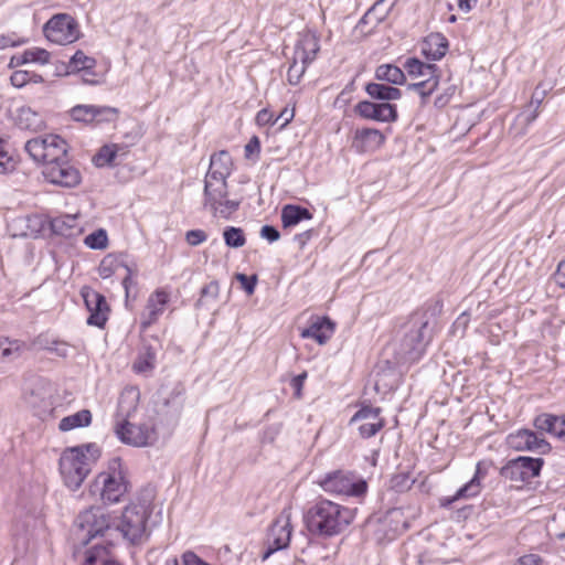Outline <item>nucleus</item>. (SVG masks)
I'll list each match as a JSON object with an SVG mask.
<instances>
[{"mask_svg": "<svg viewBox=\"0 0 565 565\" xmlns=\"http://www.w3.org/2000/svg\"><path fill=\"white\" fill-rule=\"evenodd\" d=\"M354 511L330 500H320L307 512L308 530L317 535L330 537L343 532L353 521Z\"/></svg>", "mask_w": 565, "mask_h": 565, "instance_id": "1", "label": "nucleus"}, {"mask_svg": "<svg viewBox=\"0 0 565 565\" xmlns=\"http://www.w3.org/2000/svg\"><path fill=\"white\" fill-rule=\"evenodd\" d=\"M99 455V448L95 444L66 448L58 460L63 484L72 491L78 490Z\"/></svg>", "mask_w": 565, "mask_h": 565, "instance_id": "2", "label": "nucleus"}, {"mask_svg": "<svg viewBox=\"0 0 565 565\" xmlns=\"http://www.w3.org/2000/svg\"><path fill=\"white\" fill-rule=\"evenodd\" d=\"M115 465L119 466L118 462H115ZM127 490L128 483L119 467L111 466L108 471H103L94 478L86 495L96 502L113 504L119 502Z\"/></svg>", "mask_w": 565, "mask_h": 565, "instance_id": "3", "label": "nucleus"}, {"mask_svg": "<svg viewBox=\"0 0 565 565\" xmlns=\"http://www.w3.org/2000/svg\"><path fill=\"white\" fill-rule=\"evenodd\" d=\"M319 50V38L315 32L299 33L295 44L292 62L287 72V81L290 85L300 83L307 67L316 60Z\"/></svg>", "mask_w": 565, "mask_h": 565, "instance_id": "4", "label": "nucleus"}, {"mask_svg": "<svg viewBox=\"0 0 565 565\" xmlns=\"http://www.w3.org/2000/svg\"><path fill=\"white\" fill-rule=\"evenodd\" d=\"M150 505V501L143 500L131 502L124 509L117 530L129 542L139 543L146 536Z\"/></svg>", "mask_w": 565, "mask_h": 565, "instance_id": "5", "label": "nucleus"}, {"mask_svg": "<svg viewBox=\"0 0 565 565\" xmlns=\"http://www.w3.org/2000/svg\"><path fill=\"white\" fill-rule=\"evenodd\" d=\"M226 178L215 175V172H207L204 181L205 204L213 210L215 214L222 217H228L238 207V202L226 199Z\"/></svg>", "mask_w": 565, "mask_h": 565, "instance_id": "6", "label": "nucleus"}, {"mask_svg": "<svg viewBox=\"0 0 565 565\" xmlns=\"http://www.w3.org/2000/svg\"><path fill=\"white\" fill-rule=\"evenodd\" d=\"M77 540L87 544L98 535H104L110 527L109 515L98 507H90L81 512L75 520Z\"/></svg>", "mask_w": 565, "mask_h": 565, "instance_id": "7", "label": "nucleus"}, {"mask_svg": "<svg viewBox=\"0 0 565 565\" xmlns=\"http://www.w3.org/2000/svg\"><path fill=\"white\" fill-rule=\"evenodd\" d=\"M427 321L413 319L404 338L401 340L398 355L404 362H414L420 358L429 341Z\"/></svg>", "mask_w": 565, "mask_h": 565, "instance_id": "8", "label": "nucleus"}, {"mask_svg": "<svg viewBox=\"0 0 565 565\" xmlns=\"http://www.w3.org/2000/svg\"><path fill=\"white\" fill-rule=\"evenodd\" d=\"M45 38L53 43L65 45L79 39L77 21L67 13L53 15L43 28Z\"/></svg>", "mask_w": 565, "mask_h": 565, "instance_id": "9", "label": "nucleus"}, {"mask_svg": "<svg viewBox=\"0 0 565 565\" xmlns=\"http://www.w3.org/2000/svg\"><path fill=\"white\" fill-rule=\"evenodd\" d=\"M320 484L327 492L349 497H361L367 489V484L364 480L342 471L327 476Z\"/></svg>", "mask_w": 565, "mask_h": 565, "instance_id": "10", "label": "nucleus"}, {"mask_svg": "<svg viewBox=\"0 0 565 565\" xmlns=\"http://www.w3.org/2000/svg\"><path fill=\"white\" fill-rule=\"evenodd\" d=\"M291 532V513L290 510L285 509L276 518L269 530L267 536L268 550L264 553L263 559H267L270 554L278 550L286 548L289 545Z\"/></svg>", "mask_w": 565, "mask_h": 565, "instance_id": "11", "label": "nucleus"}, {"mask_svg": "<svg viewBox=\"0 0 565 565\" xmlns=\"http://www.w3.org/2000/svg\"><path fill=\"white\" fill-rule=\"evenodd\" d=\"M381 413L380 407L363 406L352 416L350 425L356 427L362 438H371L385 425Z\"/></svg>", "mask_w": 565, "mask_h": 565, "instance_id": "12", "label": "nucleus"}, {"mask_svg": "<svg viewBox=\"0 0 565 565\" xmlns=\"http://www.w3.org/2000/svg\"><path fill=\"white\" fill-rule=\"evenodd\" d=\"M542 465L540 458L519 457L502 468V475L515 482L527 481L539 476Z\"/></svg>", "mask_w": 565, "mask_h": 565, "instance_id": "13", "label": "nucleus"}, {"mask_svg": "<svg viewBox=\"0 0 565 565\" xmlns=\"http://www.w3.org/2000/svg\"><path fill=\"white\" fill-rule=\"evenodd\" d=\"M81 295L90 313L87 319V323L103 328L108 319L109 312V307L105 297L87 286L82 288Z\"/></svg>", "mask_w": 565, "mask_h": 565, "instance_id": "14", "label": "nucleus"}, {"mask_svg": "<svg viewBox=\"0 0 565 565\" xmlns=\"http://www.w3.org/2000/svg\"><path fill=\"white\" fill-rule=\"evenodd\" d=\"M65 143H24V150L44 168L58 163L67 157Z\"/></svg>", "mask_w": 565, "mask_h": 565, "instance_id": "15", "label": "nucleus"}, {"mask_svg": "<svg viewBox=\"0 0 565 565\" xmlns=\"http://www.w3.org/2000/svg\"><path fill=\"white\" fill-rule=\"evenodd\" d=\"M116 434L122 443L135 447L147 446L153 439V429L149 425H137L129 420L117 423Z\"/></svg>", "mask_w": 565, "mask_h": 565, "instance_id": "16", "label": "nucleus"}, {"mask_svg": "<svg viewBox=\"0 0 565 565\" xmlns=\"http://www.w3.org/2000/svg\"><path fill=\"white\" fill-rule=\"evenodd\" d=\"M43 175L53 183L65 188H73L79 184L81 173L67 161V157L58 163L44 168Z\"/></svg>", "mask_w": 565, "mask_h": 565, "instance_id": "17", "label": "nucleus"}, {"mask_svg": "<svg viewBox=\"0 0 565 565\" xmlns=\"http://www.w3.org/2000/svg\"><path fill=\"white\" fill-rule=\"evenodd\" d=\"M508 445L519 451H537L545 454L550 450L548 443L530 429H520L507 438Z\"/></svg>", "mask_w": 565, "mask_h": 565, "instance_id": "18", "label": "nucleus"}, {"mask_svg": "<svg viewBox=\"0 0 565 565\" xmlns=\"http://www.w3.org/2000/svg\"><path fill=\"white\" fill-rule=\"evenodd\" d=\"M98 274L103 279L117 276L121 278V284L126 292V298L130 295V287L134 285L131 270L118 257L114 255L105 256L98 267Z\"/></svg>", "mask_w": 565, "mask_h": 565, "instance_id": "19", "label": "nucleus"}, {"mask_svg": "<svg viewBox=\"0 0 565 565\" xmlns=\"http://www.w3.org/2000/svg\"><path fill=\"white\" fill-rule=\"evenodd\" d=\"M355 113L365 119L383 122L394 121L397 119V108L395 105L390 103L362 100L355 105Z\"/></svg>", "mask_w": 565, "mask_h": 565, "instance_id": "20", "label": "nucleus"}, {"mask_svg": "<svg viewBox=\"0 0 565 565\" xmlns=\"http://www.w3.org/2000/svg\"><path fill=\"white\" fill-rule=\"evenodd\" d=\"M335 324L328 317H316L311 320L308 328L301 330L300 335L303 339H313L320 345L326 344L334 333Z\"/></svg>", "mask_w": 565, "mask_h": 565, "instance_id": "21", "label": "nucleus"}, {"mask_svg": "<svg viewBox=\"0 0 565 565\" xmlns=\"http://www.w3.org/2000/svg\"><path fill=\"white\" fill-rule=\"evenodd\" d=\"M51 390L49 383L43 380L33 381L23 393L24 402L34 409L50 406Z\"/></svg>", "mask_w": 565, "mask_h": 565, "instance_id": "22", "label": "nucleus"}, {"mask_svg": "<svg viewBox=\"0 0 565 565\" xmlns=\"http://www.w3.org/2000/svg\"><path fill=\"white\" fill-rule=\"evenodd\" d=\"M168 301L169 295L163 290H157L149 297L147 306L141 315L142 329H147L158 320V318L163 313Z\"/></svg>", "mask_w": 565, "mask_h": 565, "instance_id": "23", "label": "nucleus"}, {"mask_svg": "<svg viewBox=\"0 0 565 565\" xmlns=\"http://www.w3.org/2000/svg\"><path fill=\"white\" fill-rule=\"evenodd\" d=\"M139 398L140 393L136 387H127L121 392L118 399L116 424L129 420L134 416L139 404Z\"/></svg>", "mask_w": 565, "mask_h": 565, "instance_id": "24", "label": "nucleus"}, {"mask_svg": "<svg viewBox=\"0 0 565 565\" xmlns=\"http://www.w3.org/2000/svg\"><path fill=\"white\" fill-rule=\"evenodd\" d=\"M447 38L438 32L428 34L420 46L422 54L431 61H438L443 58L448 50Z\"/></svg>", "mask_w": 565, "mask_h": 565, "instance_id": "25", "label": "nucleus"}, {"mask_svg": "<svg viewBox=\"0 0 565 565\" xmlns=\"http://www.w3.org/2000/svg\"><path fill=\"white\" fill-rule=\"evenodd\" d=\"M126 148L119 143H104V146L93 157L92 161L95 167H113L118 160L126 154Z\"/></svg>", "mask_w": 565, "mask_h": 565, "instance_id": "26", "label": "nucleus"}, {"mask_svg": "<svg viewBox=\"0 0 565 565\" xmlns=\"http://www.w3.org/2000/svg\"><path fill=\"white\" fill-rule=\"evenodd\" d=\"M533 424L540 431L548 433L558 438L565 437V415L541 414L535 417Z\"/></svg>", "mask_w": 565, "mask_h": 565, "instance_id": "27", "label": "nucleus"}, {"mask_svg": "<svg viewBox=\"0 0 565 565\" xmlns=\"http://www.w3.org/2000/svg\"><path fill=\"white\" fill-rule=\"evenodd\" d=\"M395 6L394 0H377L361 18L359 24L372 22L373 28L383 22Z\"/></svg>", "mask_w": 565, "mask_h": 565, "instance_id": "28", "label": "nucleus"}, {"mask_svg": "<svg viewBox=\"0 0 565 565\" xmlns=\"http://www.w3.org/2000/svg\"><path fill=\"white\" fill-rule=\"evenodd\" d=\"M483 476L481 475L480 463L477 465V470L472 479L467 482L465 486H462L455 495L446 498L445 503L451 504L452 502L460 500V499H469L478 495L481 491V478Z\"/></svg>", "mask_w": 565, "mask_h": 565, "instance_id": "29", "label": "nucleus"}, {"mask_svg": "<svg viewBox=\"0 0 565 565\" xmlns=\"http://www.w3.org/2000/svg\"><path fill=\"white\" fill-rule=\"evenodd\" d=\"M365 92L371 98L383 100V103L396 100L402 97L401 89L387 84L369 83L365 86Z\"/></svg>", "mask_w": 565, "mask_h": 565, "instance_id": "30", "label": "nucleus"}, {"mask_svg": "<svg viewBox=\"0 0 565 565\" xmlns=\"http://www.w3.org/2000/svg\"><path fill=\"white\" fill-rule=\"evenodd\" d=\"M14 121L20 129L32 131L39 130L43 125L42 117L26 106L20 107L17 110Z\"/></svg>", "mask_w": 565, "mask_h": 565, "instance_id": "31", "label": "nucleus"}, {"mask_svg": "<svg viewBox=\"0 0 565 565\" xmlns=\"http://www.w3.org/2000/svg\"><path fill=\"white\" fill-rule=\"evenodd\" d=\"M51 227L55 234L62 236H73L81 232L77 217L75 215L55 217L51 222Z\"/></svg>", "mask_w": 565, "mask_h": 565, "instance_id": "32", "label": "nucleus"}, {"mask_svg": "<svg viewBox=\"0 0 565 565\" xmlns=\"http://www.w3.org/2000/svg\"><path fill=\"white\" fill-rule=\"evenodd\" d=\"M311 217L312 214L309 210L298 205L288 204L281 210V222L284 227L295 226L302 220H311Z\"/></svg>", "mask_w": 565, "mask_h": 565, "instance_id": "33", "label": "nucleus"}, {"mask_svg": "<svg viewBox=\"0 0 565 565\" xmlns=\"http://www.w3.org/2000/svg\"><path fill=\"white\" fill-rule=\"evenodd\" d=\"M375 78L385 81L393 85H402L406 81L405 73L398 66L393 64H382L375 71Z\"/></svg>", "mask_w": 565, "mask_h": 565, "instance_id": "34", "label": "nucleus"}, {"mask_svg": "<svg viewBox=\"0 0 565 565\" xmlns=\"http://www.w3.org/2000/svg\"><path fill=\"white\" fill-rule=\"evenodd\" d=\"M83 565H120L109 550L104 546H94L86 553Z\"/></svg>", "mask_w": 565, "mask_h": 565, "instance_id": "35", "label": "nucleus"}, {"mask_svg": "<svg viewBox=\"0 0 565 565\" xmlns=\"http://www.w3.org/2000/svg\"><path fill=\"white\" fill-rule=\"evenodd\" d=\"M92 422V414L88 409H82L75 414L61 419L58 428L62 431H70L75 428L86 427Z\"/></svg>", "mask_w": 565, "mask_h": 565, "instance_id": "36", "label": "nucleus"}, {"mask_svg": "<svg viewBox=\"0 0 565 565\" xmlns=\"http://www.w3.org/2000/svg\"><path fill=\"white\" fill-rule=\"evenodd\" d=\"M50 61V53L44 49H29L25 50L21 55L13 56L11 58V66H19L29 62H36L46 64Z\"/></svg>", "mask_w": 565, "mask_h": 565, "instance_id": "37", "label": "nucleus"}, {"mask_svg": "<svg viewBox=\"0 0 565 565\" xmlns=\"http://www.w3.org/2000/svg\"><path fill=\"white\" fill-rule=\"evenodd\" d=\"M404 68L411 76H428L439 72L436 64H427L416 57L407 58Z\"/></svg>", "mask_w": 565, "mask_h": 565, "instance_id": "38", "label": "nucleus"}, {"mask_svg": "<svg viewBox=\"0 0 565 565\" xmlns=\"http://www.w3.org/2000/svg\"><path fill=\"white\" fill-rule=\"evenodd\" d=\"M439 84V74L428 75L427 79L408 84L407 89L416 92L423 99V103L426 102V98L429 97L438 87Z\"/></svg>", "mask_w": 565, "mask_h": 565, "instance_id": "39", "label": "nucleus"}, {"mask_svg": "<svg viewBox=\"0 0 565 565\" xmlns=\"http://www.w3.org/2000/svg\"><path fill=\"white\" fill-rule=\"evenodd\" d=\"M25 350V343L20 340L0 339V355L4 361L18 359Z\"/></svg>", "mask_w": 565, "mask_h": 565, "instance_id": "40", "label": "nucleus"}, {"mask_svg": "<svg viewBox=\"0 0 565 565\" xmlns=\"http://www.w3.org/2000/svg\"><path fill=\"white\" fill-rule=\"evenodd\" d=\"M232 160L226 151H220L211 157L210 169L207 172H215V175L226 178L230 174Z\"/></svg>", "mask_w": 565, "mask_h": 565, "instance_id": "41", "label": "nucleus"}, {"mask_svg": "<svg viewBox=\"0 0 565 565\" xmlns=\"http://www.w3.org/2000/svg\"><path fill=\"white\" fill-rule=\"evenodd\" d=\"M93 119L90 124L102 126L104 124H114L119 117V110L109 106H95L93 111Z\"/></svg>", "mask_w": 565, "mask_h": 565, "instance_id": "42", "label": "nucleus"}, {"mask_svg": "<svg viewBox=\"0 0 565 565\" xmlns=\"http://www.w3.org/2000/svg\"><path fill=\"white\" fill-rule=\"evenodd\" d=\"M18 159L11 143H0V174L15 169Z\"/></svg>", "mask_w": 565, "mask_h": 565, "instance_id": "43", "label": "nucleus"}, {"mask_svg": "<svg viewBox=\"0 0 565 565\" xmlns=\"http://www.w3.org/2000/svg\"><path fill=\"white\" fill-rule=\"evenodd\" d=\"M154 362L156 353L150 348H146L134 362L132 369L136 373L147 374L153 370Z\"/></svg>", "mask_w": 565, "mask_h": 565, "instance_id": "44", "label": "nucleus"}, {"mask_svg": "<svg viewBox=\"0 0 565 565\" xmlns=\"http://www.w3.org/2000/svg\"><path fill=\"white\" fill-rule=\"evenodd\" d=\"M537 89L539 87L536 88V92L533 94L529 106L519 115V119L525 122L526 125L533 122L539 116V108L544 98L545 90H543L541 93V96H539Z\"/></svg>", "mask_w": 565, "mask_h": 565, "instance_id": "45", "label": "nucleus"}, {"mask_svg": "<svg viewBox=\"0 0 565 565\" xmlns=\"http://www.w3.org/2000/svg\"><path fill=\"white\" fill-rule=\"evenodd\" d=\"M96 65V60L94 57L87 56L83 51L78 50L71 57L68 63V68L72 72L75 71H88L94 68Z\"/></svg>", "mask_w": 565, "mask_h": 565, "instance_id": "46", "label": "nucleus"}, {"mask_svg": "<svg viewBox=\"0 0 565 565\" xmlns=\"http://www.w3.org/2000/svg\"><path fill=\"white\" fill-rule=\"evenodd\" d=\"M225 244L232 248H239L245 245L246 237L242 228L228 226L223 232Z\"/></svg>", "mask_w": 565, "mask_h": 565, "instance_id": "47", "label": "nucleus"}, {"mask_svg": "<svg viewBox=\"0 0 565 565\" xmlns=\"http://www.w3.org/2000/svg\"><path fill=\"white\" fill-rule=\"evenodd\" d=\"M94 105H76L70 110L73 120L90 124L93 119Z\"/></svg>", "mask_w": 565, "mask_h": 565, "instance_id": "48", "label": "nucleus"}, {"mask_svg": "<svg viewBox=\"0 0 565 565\" xmlns=\"http://www.w3.org/2000/svg\"><path fill=\"white\" fill-rule=\"evenodd\" d=\"M107 235L106 232L103 230L96 231L85 238V243L90 248H105L107 245Z\"/></svg>", "mask_w": 565, "mask_h": 565, "instance_id": "49", "label": "nucleus"}, {"mask_svg": "<svg viewBox=\"0 0 565 565\" xmlns=\"http://www.w3.org/2000/svg\"><path fill=\"white\" fill-rule=\"evenodd\" d=\"M383 135L377 129L361 128L355 131V140L358 141H382Z\"/></svg>", "mask_w": 565, "mask_h": 565, "instance_id": "50", "label": "nucleus"}, {"mask_svg": "<svg viewBox=\"0 0 565 565\" xmlns=\"http://www.w3.org/2000/svg\"><path fill=\"white\" fill-rule=\"evenodd\" d=\"M207 239V235L202 230H191L185 233V241L190 246H198Z\"/></svg>", "mask_w": 565, "mask_h": 565, "instance_id": "51", "label": "nucleus"}, {"mask_svg": "<svg viewBox=\"0 0 565 565\" xmlns=\"http://www.w3.org/2000/svg\"><path fill=\"white\" fill-rule=\"evenodd\" d=\"M10 81H11V84L14 87H18V88L23 87L24 85H26L31 81L30 72H28V71H15V72L12 73V75L10 77Z\"/></svg>", "mask_w": 565, "mask_h": 565, "instance_id": "52", "label": "nucleus"}, {"mask_svg": "<svg viewBox=\"0 0 565 565\" xmlns=\"http://www.w3.org/2000/svg\"><path fill=\"white\" fill-rule=\"evenodd\" d=\"M236 279L241 282L247 295L254 294L257 282V277L255 275L247 277L245 274H236Z\"/></svg>", "mask_w": 565, "mask_h": 565, "instance_id": "53", "label": "nucleus"}, {"mask_svg": "<svg viewBox=\"0 0 565 565\" xmlns=\"http://www.w3.org/2000/svg\"><path fill=\"white\" fill-rule=\"evenodd\" d=\"M274 120H275L274 114L266 108L259 110L256 115V122L259 126H266V125L275 126L276 124H274Z\"/></svg>", "mask_w": 565, "mask_h": 565, "instance_id": "54", "label": "nucleus"}, {"mask_svg": "<svg viewBox=\"0 0 565 565\" xmlns=\"http://www.w3.org/2000/svg\"><path fill=\"white\" fill-rule=\"evenodd\" d=\"M294 118V110L284 108L279 115L275 117L274 124H278V129L284 128Z\"/></svg>", "mask_w": 565, "mask_h": 565, "instance_id": "55", "label": "nucleus"}, {"mask_svg": "<svg viewBox=\"0 0 565 565\" xmlns=\"http://www.w3.org/2000/svg\"><path fill=\"white\" fill-rule=\"evenodd\" d=\"M260 236L270 243L276 242L279 238V232L270 226V225H264L260 230Z\"/></svg>", "mask_w": 565, "mask_h": 565, "instance_id": "56", "label": "nucleus"}, {"mask_svg": "<svg viewBox=\"0 0 565 565\" xmlns=\"http://www.w3.org/2000/svg\"><path fill=\"white\" fill-rule=\"evenodd\" d=\"M306 379H307V372H302L301 374L295 376L291 380L290 384H291L292 388L295 390L296 397H298V398L301 397V391H302V386H303Z\"/></svg>", "mask_w": 565, "mask_h": 565, "instance_id": "57", "label": "nucleus"}, {"mask_svg": "<svg viewBox=\"0 0 565 565\" xmlns=\"http://www.w3.org/2000/svg\"><path fill=\"white\" fill-rule=\"evenodd\" d=\"M260 152V143H246L245 146V157L250 160H255L258 158Z\"/></svg>", "mask_w": 565, "mask_h": 565, "instance_id": "58", "label": "nucleus"}, {"mask_svg": "<svg viewBox=\"0 0 565 565\" xmlns=\"http://www.w3.org/2000/svg\"><path fill=\"white\" fill-rule=\"evenodd\" d=\"M555 281L559 287L565 288V260L561 262L557 266Z\"/></svg>", "mask_w": 565, "mask_h": 565, "instance_id": "59", "label": "nucleus"}, {"mask_svg": "<svg viewBox=\"0 0 565 565\" xmlns=\"http://www.w3.org/2000/svg\"><path fill=\"white\" fill-rule=\"evenodd\" d=\"M58 356H67L68 354V345L65 343L55 342L54 348H51Z\"/></svg>", "mask_w": 565, "mask_h": 565, "instance_id": "60", "label": "nucleus"}, {"mask_svg": "<svg viewBox=\"0 0 565 565\" xmlns=\"http://www.w3.org/2000/svg\"><path fill=\"white\" fill-rule=\"evenodd\" d=\"M540 558L536 555H525L519 559V565H539Z\"/></svg>", "mask_w": 565, "mask_h": 565, "instance_id": "61", "label": "nucleus"}, {"mask_svg": "<svg viewBox=\"0 0 565 565\" xmlns=\"http://www.w3.org/2000/svg\"><path fill=\"white\" fill-rule=\"evenodd\" d=\"M217 292H218V284L216 281H212L210 285H207L202 290V295L212 294V295L216 296Z\"/></svg>", "mask_w": 565, "mask_h": 565, "instance_id": "62", "label": "nucleus"}, {"mask_svg": "<svg viewBox=\"0 0 565 565\" xmlns=\"http://www.w3.org/2000/svg\"><path fill=\"white\" fill-rule=\"evenodd\" d=\"M14 43L6 35H0V50L13 46Z\"/></svg>", "mask_w": 565, "mask_h": 565, "instance_id": "63", "label": "nucleus"}, {"mask_svg": "<svg viewBox=\"0 0 565 565\" xmlns=\"http://www.w3.org/2000/svg\"><path fill=\"white\" fill-rule=\"evenodd\" d=\"M449 98L445 95H439L435 99V106L444 107L448 103Z\"/></svg>", "mask_w": 565, "mask_h": 565, "instance_id": "64", "label": "nucleus"}]
</instances>
